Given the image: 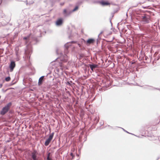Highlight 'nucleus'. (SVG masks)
Listing matches in <instances>:
<instances>
[{
	"instance_id": "obj_14",
	"label": "nucleus",
	"mask_w": 160,
	"mask_h": 160,
	"mask_svg": "<svg viewBox=\"0 0 160 160\" xmlns=\"http://www.w3.org/2000/svg\"><path fill=\"white\" fill-rule=\"evenodd\" d=\"M63 12V13L64 14H67V10L66 9H64Z\"/></svg>"
},
{
	"instance_id": "obj_3",
	"label": "nucleus",
	"mask_w": 160,
	"mask_h": 160,
	"mask_svg": "<svg viewBox=\"0 0 160 160\" xmlns=\"http://www.w3.org/2000/svg\"><path fill=\"white\" fill-rule=\"evenodd\" d=\"M95 41V40L94 38H89L87 40L86 43L87 45H89L90 44H93Z\"/></svg>"
},
{
	"instance_id": "obj_17",
	"label": "nucleus",
	"mask_w": 160,
	"mask_h": 160,
	"mask_svg": "<svg viewBox=\"0 0 160 160\" xmlns=\"http://www.w3.org/2000/svg\"><path fill=\"white\" fill-rule=\"evenodd\" d=\"M63 4H64V3H63V4H62H62H61V5H63Z\"/></svg>"
},
{
	"instance_id": "obj_16",
	"label": "nucleus",
	"mask_w": 160,
	"mask_h": 160,
	"mask_svg": "<svg viewBox=\"0 0 160 160\" xmlns=\"http://www.w3.org/2000/svg\"><path fill=\"white\" fill-rule=\"evenodd\" d=\"M63 4H64V3H63V4H62H62H61V5H63Z\"/></svg>"
},
{
	"instance_id": "obj_8",
	"label": "nucleus",
	"mask_w": 160,
	"mask_h": 160,
	"mask_svg": "<svg viewBox=\"0 0 160 160\" xmlns=\"http://www.w3.org/2000/svg\"><path fill=\"white\" fill-rule=\"evenodd\" d=\"M43 78L44 76H42L39 78L38 82V84L39 86L41 85L42 84Z\"/></svg>"
},
{
	"instance_id": "obj_9",
	"label": "nucleus",
	"mask_w": 160,
	"mask_h": 160,
	"mask_svg": "<svg viewBox=\"0 0 160 160\" xmlns=\"http://www.w3.org/2000/svg\"><path fill=\"white\" fill-rule=\"evenodd\" d=\"M62 23V19H60L58 20L56 22V24L57 25H61Z\"/></svg>"
},
{
	"instance_id": "obj_15",
	"label": "nucleus",
	"mask_w": 160,
	"mask_h": 160,
	"mask_svg": "<svg viewBox=\"0 0 160 160\" xmlns=\"http://www.w3.org/2000/svg\"><path fill=\"white\" fill-rule=\"evenodd\" d=\"M29 36H28V37H24L23 39L24 40H27V39H29Z\"/></svg>"
},
{
	"instance_id": "obj_13",
	"label": "nucleus",
	"mask_w": 160,
	"mask_h": 160,
	"mask_svg": "<svg viewBox=\"0 0 160 160\" xmlns=\"http://www.w3.org/2000/svg\"><path fill=\"white\" fill-rule=\"evenodd\" d=\"M78 9V6H76L75 8L73 10L72 12H74L77 10Z\"/></svg>"
},
{
	"instance_id": "obj_4",
	"label": "nucleus",
	"mask_w": 160,
	"mask_h": 160,
	"mask_svg": "<svg viewBox=\"0 0 160 160\" xmlns=\"http://www.w3.org/2000/svg\"><path fill=\"white\" fill-rule=\"evenodd\" d=\"M15 66L16 64L15 62L13 61H12L11 62L9 66V67L10 69V71L11 72H12L13 71L14 68L15 67Z\"/></svg>"
},
{
	"instance_id": "obj_6",
	"label": "nucleus",
	"mask_w": 160,
	"mask_h": 160,
	"mask_svg": "<svg viewBox=\"0 0 160 160\" xmlns=\"http://www.w3.org/2000/svg\"><path fill=\"white\" fill-rule=\"evenodd\" d=\"M98 65L96 64H89V67L92 71H93L94 69L98 67Z\"/></svg>"
},
{
	"instance_id": "obj_10",
	"label": "nucleus",
	"mask_w": 160,
	"mask_h": 160,
	"mask_svg": "<svg viewBox=\"0 0 160 160\" xmlns=\"http://www.w3.org/2000/svg\"><path fill=\"white\" fill-rule=\"evenodd\" d=\"M19 50V48L18 46H17L15 48V50L16 52V54L17 56L18 57V51Z\"/></svg>"
},
{
	"instance_id": "obj_12",
	"label": "nucleus",
	"mask_w": 160,
	"mask_h": 160,
	"mask_svg": "<svg viewBox=\"0 0 160 160\" xmlns=\"http://www.w3.org/2000/svg\"><path fill=\"white\" fill-rule=\"evenodd\" d=\"M11 78L10 77H8L5 78V80L6 81L8 82L10 81Z\"/></svg>"
},
{
	"instance_id": "obj_2",
	"label": "nucleus",
	"mask_w": 160,
	"mask_h": 160,
	"mask_svg": "<svg viewBox=\"0 0 160 160\" xmlns=\"http://www.w3.org/2000/svg\"><path fill=\"white\" fill-rule=\"evenodd\" d=\"M53 136V133L50 134L49 137L46 140L45 143V145L46 146H48L51 140L52 139Z\"/></svg>"
},
{
	"instance_id": "obj_7",
	"label": "nucleus",
	"mask_w": 160,
	"mask_h": 160,
	"mask_svg": "<svg viewBox=\"0 0 160 160\" xmlns=\"http://www.w3.org/2000/svg\"><path fill=\"white\" fill-rule=\"evenodd\" d=\"M100 3L103 6L108 5L110 4V3L108 2L104 1H101L100 2Z\"/></svg>"
},
{
	"instance_id": "obj_5",
	"label": "nucleus",
	"mask_w": 160,
	"mask_h": 160,
	"mask_svg": "<svg viewBox=\"0 0 160 160\" xmlns=\"http://www.w3.org/2000/svg\"><path fill=\"white\" fill-rule=\"evenodd\" d=\"M31 157L33 160H38V159L37 158V154L36 151H34L32 152Z\"/></svg>"
},
{
	"instance_id": "obj_1",
	"label": "nucleus",
	"mask_w": 160,
	"mask_h": 160,
	"mask_svg": "<svg viewBox=\"0 0 160 160\" xmlns=\"http://www.w3.org/2000/svg\"><path fill=\"white\" fill-rule=\"evenodd\" d=\"M11 103H9L7 106H5L2 109L1 112V113L2 115H4L8 111L10 106H11Z\"/></svg>"
},
{
	"instance_id": "obj_11",
	"label": "nucleus",
	"mask_w": 160,
	"mask_h": 160,
	"mask_svg": "<svg viewBox=\"0 0 160 160\" xmlns=\"http://www.w3.org/2000/svg\"><path fill=\"white\" fill-rule=\"evenodd\" d=\"M50 154V153H49L48 154L47 157V160H52V159L50 158L49 157Z\"/></svg>"
}]
</instances>
